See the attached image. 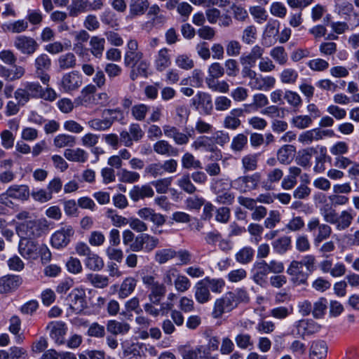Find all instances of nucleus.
I'll return each instance as SVG.
<instances>
[{
    "mask_svg": "<svg viewBox=\"0 0 359 359\" xmlns=\"http://www.w3.org/2000/svg\"><path fill=\"white\" fill-rule=\"evenodd\" d=\"M158 244V238L146 233H140L136 236L134 243L131 246V251L151 252Z\"/></svg>",
    "mask_w": 359,
    "mask_h": 359,
    "instance_id": "0eeeda50",
    "label": "nucleus"
},
{
    "mask_svg": "<svg viewBox=\"0 0 359 359\" xmlns=\"http://www.w3.org/2000/svg\"><path fill=\"white\" fill-rule=\"evenodd\" d=\"M90 51L96 58L100 59L104 50L105 39L100 36L90 37L89 41Z\"/></svg>",
    "mask_w": 359,
    "mask_h": 359,
    "instance_id": "473e14b6",
    "label": "nucleus"
},
{
    "mask_svg": "<svg viewBox=\"0 0 359 359\" xmlns=\"http://www.w3.org/2000/svg\"><path fill=\"white\" fill-rule=\"evenodd\" d=\"M74 230L70 225H65L56 231L51 236V244L55 248H61L67 245L70 238L74 235Z\"/></svg>",
    "mask_w": 359,
    "mask_h": 359,
    "instance_id": "dca6fc26",
    "label": "nucleus"
},
{
    "mask_svg": "<svg viewBox=\"0 0 359 359\" xmlns=\"http://www.w3.org/2000/svg\"><path fill=\"white\" fill-rule=\"evenodd\" d=\"M41 85L38 82L23 81L15 91L14 97L19 104L24 106L31 99H39Z\"/></svg>",
    "mask_w": 359,
    "mask_h": 359,
    "instance_id": "39448f33",
    "label": "nucleus"
},
{
    "mask_svg": "<svg viewBox=\"0 0 359 359\" xmlns=\"http://www.w3.org/2000/svg\"><path fill=\"white\" fill-rule=\"evenodd\" d=\"M327 308V301L324 297L319 298L314 302L312 309V315L315 318H322L325 314Z\"/></svg>",
    "mask_w": 359,
    "mask_h": 359,
    "instance_id": "774afa93",
    "label": "nucleus"
},
{
    "mask_svg": "<svg viewBox=\"0 0 359 359\" xmlns=\"http://www.w3.org/2000/svg\"><path fill=\"white\" fill-rule=\"evenodd\" d=\"M264 53V48L259 45H255L252 48L249 53L244 54L240 57V62L244 67L250 69V67L255 66L257 60L262 58Z\"/></svg>",
    "mask_w": 359,
    "mask_h": 359,
    "instance_id": "393cba45",
    "label": "nucleus"
},
{
    "mask_svg": "<svg viewBox=\"0 0 359 359\" xmlns=\"http://www.w3.org/2000/svg\"><path fill=\"white\" fill-rule=\"evenodd\" d=\"M87 124L94 130L104 131L111 128L112 120L109 119L107 116H102V118H92L89 120Z\"/></svg>",
    "mask_w": 359,
    "mask_h": 359,
    "instance_id": "8fccbe9b",
    "label": "nucleus"
},
{
    "mask_svg": "<svg viewBox=\"0 0 359 359\" xmlns=\"http://www.w3.org/2000/svg\"><path fill=\"white\" fill-rule=\"evenodd\" d=\"M286 273L294 285L299 286L308 284L309 274L303 271L299 261L292 260L287 268Z\"/></svg>",
    "mask_w": 359,
    "mask_h": 359,
    "instance_id": "1a4fd4ad",
    "label": "nucleus"
},
{
    "mask_svg": "<svg viewBox=\"0 0 359 359\" xmlns=\"http://www.w3.org/2000/svg\"><path fill=\"white\" fill-rule=\"evenodd\" d=\"M252 279L253 281L263 286L266 283V278L269 273L268 263L265 261L257 262L254 264L252 269Z\"/></svg>",
    "mask_w": 359,
    "mask_h": 359,
    "instance_id": "5701e85b",
    "label": "nucleus"
},
{
    "mask_svg": "<svg viewBox=\"0 0 359 359\" xmlns=\"http://www.w3.org/2000/svg\"><path fill=\"white\" fill-rule=\"evenodd\" d=\"M143 53L138 49L137 41L135 39H130L124 54L125 66L134 67L137 62L143 59Z\"/></svg>",
    "mask_w": 359,
    "mask_h": 359,
    "instance_id": "4468645a",
    "label": "nucleus"
},
{
    "mask_svg": "<svg viewBox=\"0 0 359 359\" xmlns=\"http://www.w3.org/2000/svg\"><path fill=\"white\" fill-rule=\"evenodd\" d=\"M29 196L30 192L27 185L13 184L0 194V203L11 208L13 205L12 200L25 201L29 199Z\"/></svg>",
    "mask_w": 359,
    "mask_h": 359,
    "instance_id": "20e7f679",
    "label": "nucleus"
},
{
    "mask_svg": "<svg viewBox=\"0 0 359 359\" xmlns=\"http://www.w3.org/2000/svg\"><path fill=\"white\" fill-rule=\"evenodd\" d=\"M315 153H316V150L313 147H308L299 151L296 159L297 164L302 167H309L312 156Z\"/></svg>",
    "mask_w": 359,
    "mask_h": 359,
    "instance_id": "3c124183",
    "label": "nucleus"
},
{
    "mask_svg": "<svg viewBox=\"0 0 359 359\" xmlns=\"http://www.w3.org/2000/svg\"><path fill=\"white\" fill-rule=\"evenodd\" d=\"M163 130L167 137L172 138L175 143L178 145L187 144L189 141V138L192 137L194 134V130L185 134L180 132L176 127L169 125L163 126Z\"/></svg>",
    "mask_w": 359,
    "mask_h": 359,
    "instance_id": "f3484780",
    "label": "nucleus"
},
{
    "mask_svg": "<svg viewBox=\"0 0 359 359\" xmlns=\"http://www.w3.org/2000/svg\"><path fill=\"white\" fill-rule=\"evenodd\" d=\"M299 77L298 72L293 68H285L280 72L279 78L280 81L283 84L293 85L294 84Z\"/></svg>",
    "mask_w": 359,
    "mask_h": 359,
    "instance_id": "4d7b16f0",
    "label": "nucleus"
},
{
    "mask_svg": "<svg viewBox=\"0 0 359 359\" xmlns=\"http://www.w3.org/2000/svg\"><path fill=\"white\" fill-rule=\"evenodd\" d=\"M255 250L249 246L241 249L235 255L236 260L242 264L250 262L254 257Z\"/></svg>",
    "mask_w": 359,
    "mask_h": 359,
    "instance_id": "69168bd1",
    "label": "nucleus"
},
{
    "mask_svg": "<svg viewBox=\"0 0 359 359\" xmlns=\"http://www.w3.org/2000/svg\"><path fill=\"white\" fill-rule=\"evenodd\" d=\"M83 83L82 76L76 71L65 74L59 83V88L65 93L77 90Z\"/></svg>",
    "mask_w": 359,
    "mask_h": 359,
    "instance_id": "ddd939ff",
    "label": "nucleus"
},
{
    "mask_svg": "<svg viewBox=\"0 0 359 359\" xmlns=\"http://www.w3.org/2000/svg\"><path fill=\"white\" fill-rule=\"evenodd\" d=\"M76 144V137L68 134H59L53 140V144L57 148L73 147Z\"/></svg>",
    "mask_w": 359,
    "mask_h": 359,
    "instance_id": "bf43d9fd",
    "label": "nucleus"
},
{
    "mask_svg": "<svg viewBox=\"0 0 359 359\" xmlns=\"http://www.w3.org/2000/svg\"><path fill=\"white\" fill-rule=\"evenodd\" d=\"M284 99L294 109H298L302 105V99L295 91L286 90L284 92Z\"/></svg>",
    "mask_w": 359,
    "mask_h": 359,
    "instance_id": "338daca9",
    "label": "nucleus"
},
{
    "mask_svg": "<svg viewBox=\"0 0 359 359\" xmlns=\"http://www.w3.org/2000/svg\"><path fill=\"white\" fill-rule=\"evenodd\" d=\"M191 147L195 150L211 152L215 151L216 149L212 139L208 136H199L192 142Z\"/></svg>",
    "mask_w": 359,
    "mask_h": 359,
    "instance_id": "58836bf2",
    "label": "nucleus"
},
{
    "mask_svg": "<svg viewBox=\"0 0 359 359\" xmlns=\"http://www.w3.org/2000/svg\"><path fill=\"white\" fill-rule=\"evenodd\" d=\"M39 246L33 239H20L19 252L25 259H35L39 256Z\"/></svg>",
    "mask_w": 359,
    "mask_h": 359,
    "instance_id": "412c9836",
    "label": "nucleus"
},
{
    "mask_svg": "<svg viewBox=\"0 0 359 359\" xmlns=\"http://www.w3.org/2000/svg\"><path fill=\"white\" fill-rule=\"evenodd\" d=\"M22 283L18 275H8L0 278V294H5L18 289Z\"/></svg>",
    "mask_w": 359,
    "mask_h": 359,
    "instance_id": "b1692460",
    "label": "nucleus"
},
{
    "mask_svg": "<svg viewBox=\"0 0 359 359\" xmlns=\"http://www.w3.org/2000/svg\"><path fill=\"white\" fill-rule=\"evenodd\" d=\"M154 67L158 72L166 70L172 64L170 50L167 48H161L154 56Z\"/></svg>",
    "mask_w": 359,
    "mask_h": 359,
    "instance_id": "aec40b11",
    "label": "nucleus"
},
{
    "mask_svg": "<svg viewBox=\"0 0 359 359\" xmlns=\"http://www.w3.org/2000/svg\"><path fill=\"white\" fill-rule=\"evenodd\" d=\"M177 251L172 248H163L155 252L154 259L159 264H163L176 257Z\"/></svg>",
    "mask_w": 359,
    "mask_h": 359,
    "instance_id": "6e6d98bb",
    "label": "nucleus"
},
{
    "mask_svg": "<svg viewBox=\"0 0 359 359\" xmlns=\"http://www.w3.org/2000/svg\"><path fill=\"white\" fill-rule=\"evenodd\" d=\"M260 180L261 175L259 172L240 176L233 180V189L240 193L249 192L257 189Z\"/></svg>",
    "mask_w": 359,
    "mask_h": 359,
    "instance_id": "6e6552de",
    "label": "nucleus"
},
{
    "mask_svg": "<svg viewBox=\"0 0 359 359\" xmlns=\"http://www.w3.org/2000/svg\"><path fill=\"white\" fill-rule=\"evenodd\" d=\"M233 299L226 292L221 297L216 299L214 302L212 311V316L214 318H221L224 313H228L233 310L236 306L233 303Z\"/></svg>",
    "mask_w": 359,
    "mask_h": 359,
    "instance_id": "2eb2a0df",
    "label": "nucleus"
},
{
    "mask_svg": "<svg viewBox=\"0 0 359 359\" xmlns=\"http://www.w3.org/2000/svg\"><path fill=\"white\" fill-rule=\"evenodd\" d=\"M194 292L195 299L200 304H206L212 299V296L211 295L209 288L207 287L203 279L195 284L194 287Z\"/></svg>",
    "mask_w": 359,
    "mask_h": 359,
    "instance_id": "a878e982",
    "label": "nucleus"
},
{
    "mask_svg": "<svg viewBox=\"0 0 359 359\" xmlns=\"http://www.w3.org/2000/svg\"><path fill=\"white\" fill-rule=\"evenodd\" d=\"M132 68L133 69L130 72V77L133 81H135L139 76L147 78L149 74V63L147 60L142 59Z\"/></svg>",
    "mask_w": 359,
    "mask_h": 359,
    "instance_id": "a18cd8bd",
    "label": "nucleus"
},
{
    "mask_svg": "<svg viewBox=\"0 0 359 359\" xmlns=\"http://www.w3.org/2000/svg\"><path fill=\"white\" fill-rule=\"evenodd\" d=\"M83 262L86 268L93 271H100L104 266L103 259L93 252L86 257Z\"/></svg>",
    "mask_w": 359,
    "mask_h": 359,
    "instance_id": "ea45409f",
    "label": "nucleus"
},
{
    "mask_svg": "<svg viewBox=\"0 0 359 359\" xmlns=\"http://www.w3.org/2000/svg\"><path fill=\"white\" fill-rule=\"evenodd\" d=\"M15 218L20 221L15 225L16 233L20 239H34L42 234V220L33 218L29 211L18 212L15 215Z\"/></svg>",
    "mask_w": 359,
    "mask_h": 359,
    "instance_id": "f03ea898",
    "label": "nucleus"
},
{
    "mask_svg": "<svg viewBox=\"0 0 359 359\" xmlns=\"http://www.w3.org/2000/svg\"><path fill=\"white\" fill-rule=\"evenodd\" d=\"M307 231L312 233L315 245L327 239L332 233V228L327 224H321L318 217H311L308 221Z\"/></svg>",
    "mask_w": 359,
    "mask_h": 359,
    "instance_id": "423d86ee",
    "label": "nucleus"
},
{
    "mask_svg": "<svg viewBox=\"0 0 359 359\" xmlns=\"http://www.w3.org/2000/svg\"><path fill=\"white\" fill-rule=\"evenodd\" d=\"M76 55L72 52L60 55L56 61L61 70L74 69L76 66Z\"/></svg>",
    "mask_w": 359,
    "mask_h": 359,
    "instance_id": "4c0bfd02",
    "label": "nucleus"
},
{
    "mask_svg": "<svg viewBox=\"0 0 359 359\" xmlns=\"http://www.w3.org/2000/svg\"><path fill=\"white\" fill-rule=\"evenodd\" d=\"M314 198L316 201L318 200L320 203H323L319 208V211L324 221L333 224L338 214L331 204L326 203L325 195L318 193L315 195Z\"/></svg>",
    "mask_w": 359,
    "mask_h": 359,
    "instance_id": "6ab92c4d",
    "label": "nucleus"
},
{
    "mask_svg": "<svg viewBox=\"0 0 359 359\" xmlns=\"http://www.w3.org/2000/svg\"><path fill=\"white\" fill-rule=\"evenodd\" d=\"M130 327L128 323L110 320L107 324V330L109 332L117 335L127 333Z\"/></svg>",
    "mask_w": 359,
    "mask_h": 359,
    "instance_id": "09e8293b",
    "label": "nucleus"
},
{
    "mask_svg": "<svg viewBox=\"0 0 359 359\" xmlns=\"http://www.w3.org/2000/svg\"><path fill=\"white\" fill-rule=\"evenodd\" d=\"M327 353V346L324 341L318 340L312 343L310 348V359H324Z\"/></svg>",
    "mask_w": 359,
    "mask_h": 359,
    "instance_id": "72a5a7b5",
    "label": "nucleus"
},
{
    "mask_svg": "<svg viewBox=\"0 0 359 359\" xmlns=\"http://www.w3.org/2000/svg\"><path fill=\"white\" fill-rule=\"evenodd\" d=\"M25 19L28 22V25L38 28L43 22V15L39 9H28Z\"/></svg>",
    "mask_w": 359,
    "mask_h": 359,
    "instance_id": "13d9d810",
    "label": "nucleus"
},
{
    "mask_svg": "<svg viewBox=\"0 0 359 359\" xmlns=\"http://www.w3.org/2000/svg\"><path fill=\"white\" fill-rule=\"evenodd\" d=\"M153 149L156 154L162 156H176L178 155V150L164 140L155 142L153 145Z\"/></svg>",
    "mask_w": 359,
    "mask_h": 359,
    "instance_id": "c756f323",
    "label": "nucleus"
},
{
    "mask_svg": "<svg viewBox=\"0 0 359 359\" xmlns=\"http://www.w3.org/2000/svg\"><path fill=\"white\" fill-rule=\"evenodd\" d=\"M269 104V100L266 95L259 93L252 96V102L249 104H245V111L251 113L252 111H257L258 109L265 107Z\"/></svg>",
    "mask_w": 359,
    "mask_h": 359,
    "instance_id": "c9c22d12",
    "label": "nucleus"
},
{
    "mask_svg": "<svg viewBox=\"0 0 359 359\" xmlns=\"http://www.w3.org/2000/svg\"><path fill=\"white\" fill-rule=\"evenodd\" d=\"M193 106L204 114L208 115L212 109L211 95L207 93L199 91L191 99Z\"/></svg>",
    "mask_w": 359,
    "mask_h": 359,
    "instance_id": "a211bd4d",
    "label": "nucleus"
},
{
    "mask_svg": "<svg viewBox=\"0 0 359 359\" xmlns=\"http://www.w3.org/2000/svg\"><path fill=\"white\" fill-rule=\"evenodd\" d=\"M243 109L236 108L231 110L229 114L226 115L224 119L223 126L225 128L230 130H236L241 125L239 117L243 116Z\"/></svg>",
    "mask_w": 359,
    "mask_h": 359,
    "instance_id": "c85d7f7f",
    "label": "nucleus"
},
{
    "mask_svg": "<svg viewBox=\"0 0 359 359\" xmlns=\"http://www.w3.org/2000/svg\"><path fill=\"white\" fill-rule=\"evenodd\" d=\"M353 219V216L351 211L343 210L341 212L339 215H337V218L335 219V222H334L333 224L335 225L337 230L342 231L349 227Z\"/></svg>",
    "mask_w": 359,
    "mask_h": 359,
    "instance_id": "c03bdc74",
    "label": "nucleus"
},
{
    "mask_svg": "<svg viewBox=\"0 0 359 359\" xmlns=\"http://www.w3.org/2000/svg\"><path fill=\"white\" fill-rule=\"evenodd\" d=\"M334 135L332 130H321L316 128L300 133L298 136V141L304 145H308L315 141L323 140L325 137H332Z\"/></svg>",
    "mask_w": 359,
    "mask_h": 359,
    "instance_id": "9b49d317",
    "label": "nucleus"
},
{
    "mask_svg": "<svg viewBox=\"0 0 359 359\" xmlns=\"http://www.w3.org/2000/svg\"><path fill=\"white\" fill-rule=\"evenodd\" d=\"M50 336L58 344L64 343L65 335L67 332L65 324L62 322L53 323L50 325Z\"/></svg>",
    "mask_w": 359,
    "mask_h": 359,
    "instance_id": "f704fd0d",
    "label": "nucleus"
},
{
    "mask_svg": "<svg viewBox=\"0 0 359 359\" xmlns=\"http://www.w3.org/2000/svg\"><path fill=\"white\" fill-rule=\"evenodd\" d=\"M117 175L120 182L129 184L137 182L140 178V175L138 172L125 168L121 169L117 173Z\"/></svg>",
    "mask_w": 359,
    "mask_h": 359,
    "instance_id": "0e129e2a",
    "label": "nucleus"
},
{
    "mask_svg": "<svg viewBox=\"0 0 359 359\" xmlns=\"http://www.w3.org/2000/svg\"><path fill=\"white\" fill-rule=\"evenodd\" d=\"M210 188L215 194L229 191L231 188H233V180H230L229 177L213 179Z\"/></svg>",
    "mask_w": 359,
    "mask_h": 359,
    "instance_id": "a19ab883",
    "label": "nucleus"
},
{
    "mask_svg": "<svg viewBox=\"0 0 359 359\" xmlns=\"http://www.w3.org/2000/svg\"><path fill=\"white\" fill-rule=\"evenodd\" d=\"M291 125L299 130H304L313 124V119L309 115H297L290 120Z\"/></svg>",
    "mask_w": 359,
    "mask_h": 359,
    "instance_id": "680f3d73",
    "label": "nucleus"
},
{
    "mask_svg": "<svg viewBox=\"0 0 359 359\" xmlns=\"http://www.w3.org/2000/svg\"><path fill=\"white\" fill-rule=\"evenodd\" d=\"M142 281L149 291V301L156 304H160L166 294L167 287L174 286L177 292L184 293L191 286L189 278L180 273L179 270L174 266H170L163 272L162 283L157 280L154 274L142 276Z\"/></svg>",
    "mask_w": 359,
    "mask_h": 359,
    "instance_id": "f257e3e1",
    "label": "nucleus"
},
{
    "mask_svg": "<svg viewBox=\"0 0 359 359\" xmlns=\"http://www.w3.org/2000/svg\"><path fill=\"white\" fill-rule=\"evenodd\" d=\"M243 76L249 79L248 86L252 90L269 91L273 88L276 79L273 76H263L258 74L255 71L248 67H243Z\"/></svg>",
    "mask_w": 359,
    "mask_h": 359,
    "instance_id": "7ed1b4c3",
    "label": "nucleus"
},
{
    "mask_svg": "<svg viewBox=\"0 0 359 359\" xmlns=\"http://www.w3.org/2000/svg\"><path fill=\"white\" fill-rule=\"evenodd\" d=\"M86 291L83 288L76 287L69 294L67 300L69 308L75 313H80L87 307Z\"/></svg>",
    "mask_w": 359,
    "mask_h": 359,
    "instance_id": "f8f14e48",
    "label": "nucleus"
},
{
    "mask_svg": "<svg viewBox=\"0 0 359 359\" xmlns=\"http://www.w3.org/2000/svg\"><path fill=\"white\" fill-rule=\"evenodd\" d=\"M137 215L144 220H149L157 226H162L165 222V217L162 214L156 212L150 208L140 209Z\"/></svg>",
    "mask_w": 359,
    "mask_h": 359,
    "instance_id": "cd10ccee",
    "label": "nucleus"
},
{
    "mask_svg": "<svg viewBox=\"0 0 359 359\" xmlns=\"http://www.w3.org/2000/svg\"><path fill=\"white\" fill-rule=\"evenodd\" d=\"M13 46L23 55H32L39 48V43L29 36L17 35L13 40Z\"/></svg>",
    "mask_w": 359,
    "mask_h": 359,
    "instance_id": "9d476101",
    "label": "nucleus"
},
{
    "mask_svg": "<svg viewBox=\"0 0 359 359\" xmlns=\"http://www.w3.org/2000/svg\"><path fill=\"white\" fill-rule=\"evenodd\" d=\"M64 156L69 161L83 163L88 161V154L84 149L78 147L65 149Z\"/></svg>",
    "mask_w": 359,
    "mask_h": 359,
    "instance_id": "7c9ffc66",
    "label": "nucleus"
},
{
    "mask_svg": "<svg viewBox=\"0 0 359 359\" xmlns=\"http://www.w3.org/2000/svg\"><path fill=\"white\" fill-rule=\"evenodd\" d=\"M294 154V147L292 145L286 144L281 147L277 152V159L284 165H288L293 159Z\"/></svg>",
    "mask_w": 359,
    "mask_h": 359,
    "instance_id": "37998d69",
    "label": "nucleus"
},
{
    "mask_svg": "<svg viewBox=\"0 0 359 359\" xmlns=\"http://www.w3.org/2000/svg\"><path fill=\"white\" fill-rule=\"evenodd\" d=\"M137 285V280L133 277L126 278L120 285L118 297L125 299L130 295L135 290Z\"/></svg>",
    "mask_w": 359,
    "mask_h": 359,
    "instance_id": "79ce46f5",
    "label": "nucleus"
},
{
    "mask_svg": "<svg viewBox=\"0 0 359 359\" xmlns=\"http://www.w3.org/2000/svg\"><path fill=\"white\" fill-rule=\"evenodd\" d=\"M229 296L233 299L236 308L239 304L248 303L250 301L249 294L245 288L238 287L231 292H228Z\"/></svg>",
    "mask_w": 359,
    "mask_h": 359,
    "instance_id": "864d4df0",
    "label": "nucleus"
},
{
    "mask_svg": "<svg viewBox=\"0 0 359 359\" xmlns=\"http://www.w3.org/2000/svg\"><path fill=\"white\" fill-rule=\"evenodd\" d=\"M25 74L23 67L13 65L11 68L3 67L1 70V75L6 80L13 81L21 79Z\"/></svg>",
    "mask_w": 359,
    "mask_h": 359,
    "instance_id": "2f4dec72",
    "label": "nucleus"
},
{
    "mask_svg": "<svg viewBox=\"0 0 359 359\" xmlns=\"http://www.w3.org/2000/svg\"><path fill=\"white\" fill-rule=\"evenodd\" d=\"M334 11L340 15H349L353 11V5L348 0H334Z\"/></svg>",
    "mask_w": 359,
    "mask_h": 359,
    "instance_id": "e2e57ef3",
    "label": "nucleus"
},
{
    "mask_svg": "<svg viewBox=\"0 0 359 359\" xmlns=\"http://www.w3.org/2000/svg\"><path fill=\"white\" fill-rule=\"evenodd\" d=\"M210 292L215 294H220L223 292L225 287V281L222 278L205 277L203 279Z\"/></svg>",
    "mask_w": 359,
    "mask_h": 359,
    "instance_id": "49530a36",
    "label": "nucleus"
},
{
    "mask_svg": "<svg viewBox=\"0 0 359 359\" xmlns=\"http://www.w3.org/2000/svg\"><path fill=\"white\" fill-rule=\"evenodd\" d=\"M90 1L88 0H72L69 7L71 16H77L79 14L89 11Z\"/></svg>",
    "mask_w": 359,
    "mask_h": 359,
    "instance_id": "603ef678",
    "label": "nucleus"
},
{
    "mask_svg": "<svg viewBox=\"0 0 359 359\" xmlns=\"http://www.w3.org/2000/svg\"><path fill=\"white\" fill-rule=\"evenodd\" d=\"M149 7L148 0H130L129 14L131 18L144 13Z\"/></svg>",
    "mask_w": 359,
    "mask_h": 359,
    "instance_id": "de8ad7c7",
    "label": "nucleus"
},
{
    "mask_svg": "<svg viewBox=\"0 0 359 359\" xmlns=\"http://www.w3.org/2000/svg\"><path fill=\"white\" fill-rule=\"evenodd\" d=\"M34 66L36 74L48 70L51 66V59L46 53L38 55L34 60Z\"/></svg>",
    "mask_w": 359,
    "mask_h": 359,
    "instance_id": "052dcab7",
    "label": "nucleus"
},
{
    "mask_svg": "<svg viewBox=\"0 0 359 359\" xmlns=\"http://www.w3.org/2000/svg\"><path fill=\"white\" fill-rule=\"evenodd\" d=\"M1 32L4 33L20 34L28 30V22L25 18L8 21L0 25Z\"/></svg>",
    "mask_w": 359,
    "mask_h": 359,
    "instance_id": "4be33fe9",
    "label": "nucleus"
},
{
    "mask_svg": "<svg viewBox=\"0 0 359 359\" xmlns=\"http://www.w3.org/2000/svg\"><path fill=\"white\" fill-rule=\"evenodd\" d=\"M273 251L279 255H283L292 247L291 237L288 236H280L274 240L272 243Z\"/></svg>",
    "mask_w": 359,
    "mask_h": 359,
    "instance_id": "e433bc0d",
    "label": "nucleus"
},
{
    "mask_svg": "<svg viewBox=\"0 0 359 359\" xmlns=\"http://www.w3.org/2000/svg\"><path fill=\"white\" fill-rule=\"evenodd\" d=\"M154 196V191L150 184L134 186L129 191V196L134 202L145 198H151Z\"/></svg>",
    "mask_w": 359,
    "mask_h": 359,
    "instance_id": "bb28decb",
    "label": "nucleus"
},
{
    "mask_svg": "<svg viewBox=\"0 0 359 359\" xmlns=\"http://www.w3.org/2000/svg\"><path fill=\"white\" fill-rule=\"evenodd\" d=\"M106 217L110 220L113 226L116 227L125 226L128 223V219L118 214L116 210L108 208L105 212Z\"/></svg>",
    "mask_w": 359,
    "mask_h": 359,
    "instance_id": "5fc2aeb1",
    "label": "nucleus"
}]
</instances>
